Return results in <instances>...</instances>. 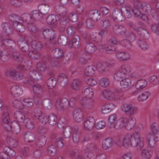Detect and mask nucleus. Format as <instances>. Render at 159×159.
<instances>
[{
    "instance_id": "obj_1",
    "label": "nucleus",
    "mask_w": 159,
    "mask_h": 159,
    "mask_svg": "<svg viewBox=\"0 0 159 159\" xmlns=\"http://www.w3.org/2000/svg\"><path fill=\"white\" fill-rule=\"evenodd\" d=\"M121 145L126 148L130 145L136 147L138 150H141L144 146V139L141 137L140 133L137 131L132 136L127 135L122 140Z\"/></svg>"
},
{
    "instance_id": "obj_2",
    "label": "nucleus",
    "mask_w": 159,
    "mask_h": 159,
    "mask_svg": "<svg viewBox=\"0 0 159 159\" xmlns=\"http://www.w3.org/2000/svg\"><path fill=\"white\" fill-rule=\"evenodd\" d=\"M3 111L1 118L3 126L7 131H11L14 134H17L20 131L19 125L15 121L10 123V118L7 109Z\"/></svg>"
},
{
    "instance_id": "obj_3",
    "label": "nucleus",
    "mask_w": 159,
    "mask_h": 159,
    "mask_svg": "<svg viewBox=\"0 0 159 159\" xmlns=\"http://www.w3.org/2000/svg\"><path fill=\"white\" fill-rule=\"evenodd\" d=\"M43 59V62H39L38 64V69L39 71L43 72L46 70H49V75L51 76L53 75L54 68L57 66V62H56L55 64L53 65L52 63H54L55 60L51 61V58H50L49 55H48L44 56Z\"/></svg>"
},
{
    "instance_id": "obj_4",
    "label": "nucleus",
    "mask_w": 159,
    "mask_h": 159,
    "mask_svg": "<svg viewBox=\"0 0 159 159\" xmlns=\"http://www.w3.org/2000/svg\"><path fill=\"white\" fill-rule=\"evenodd\" d=\"M15 45L14 41L9 35L6 33L0 34V46L4 45L7 49L11 51Z\"/></svg>"
},
{
    "instance_id": "obj_5",
    "label": "nucleus",
    "mask_w": 159,
    "mask_h": 159,
    "mask_svg": "<svg viewBox=\"0 0 159 159\" xmlns=\"http://www.w3.org/2000/svg\"><path fill=\"white\" fill-rule=\"evenodd\" d=\"M136 121L135 119L133 117H130L129 120L125 117H122L119 120V123H120V124L116 128L124 127L127 130H130L134 126Z\"/></svg>"
},
{
    "instance_id": "obj_6",
    "label": "nucleus",
    "mask_w": 159,
    "mask_h": 159,
    "mask_svg": "<svg viewBox=\"0 0 159 159\" xmlns=\"http://www.w3.org/2000/svg\"><path fill=\"white\" fill-rule=\"evenodd\" d=\"M30 39L31 38L26 34H20V39L17 43L18 46L22 51L26 52L29 51V47L28 43Z\"/></svg>"
},
{
    "instance_id": "obj_7",
    "label": "nucleus",
    "mask_w": 159,
    "mask_h": 159,
    "mask_svg": "<svg viewBox=\"0 0 159 159\" xmlns=\"http://www.w3.org/2000/svg\"><path fill=\"white\" fill-rule=\"evenodd\" d=\"M131 9L130 8H126L125 12L123 14V12L121 10L116 9L115 11L113 18L115 21L118 19L119 20H122L121 17L123 15L126 18H130L131 17L132 15L131 13Z\"/></svg>"
},
{
    "instance_id": "obj_8",
    "label": "nucleus",
    "mask_w": 159,
    "mask_h": 159,
    "mask_svg": "<svg viewBox=\"0 0 159 159\" xmlns=\"http://www.w3.org/2000/svg\"><path fill=\"white\" fill-rule=\"evenodd\" d=\"M34 100L37 105H39V107H42L43 106L44 107L47 108L51 107V102L49 99H45L42 102L41 101V96L35 95L34 96Z\"/></svg>"
},
{
    "instance_id": "obj_9",
    "label": "nucleus",
    "mask_w": 159,
    "mask_h": 159,
    "mask_svg": "<svg viewBox=\"0 0 159 159\" xmlns=\"http://www.w3.org/2000/svg\"><path fill=\"white\" fill-rule=\"evenodd\" d=\"M43 38L45 39H47L49 40L51 43L54 41L56 38L57 36L55 31L52 29H43Z\"/></svg>"
},
{
    "instance_id": "obj_10",
    "label": "nucleus",
    "mask_w": 159,
    "mask_h": 159,
    "mask_svg": "<svg viewBox=\"0 0 159 159\" xmlns=\"http://www.w3.org/2000/svg\"><path fill=\"white\" fill-rule=\"evenodd\" d=\"M30 77L26 78L25 82L26 84H34L33 80H38L42 79L40 74L36 70H31L29 73Z\"/></svg>"
},
{
    "instance_id": "obj_11",
    "label": "nucleus",
    "mask_w": 159,
    "mask_h": 159,
    "mask_svg": "<svg viewBox=\"0 0 159 159\" xmlns=\"http://www.w3.org/2000/svg\"><path fill=\"white\" fill-rule=\"evenodd\" d=\"M122 111L126 115L129 116L133 115L135 112L136 109L132 105L129 104H123L121 107Z\"/></svg>"
},
{
    "instance_id": "obj_12",
    "label": "nucleus",
    "mask_w": 159,
    "mask_h": 159,
    "mask_svg": "<svg viewBox=\"0 0 159 159\" xmlns=\"http://www.w3.org/2000/svg\"><path fill=\"white\" fill-rule=\"evenodd\" d=\"M79 128L78 125H75L72 128L71 132L73 133L72 139L75 143H79L80 140V133L79 131Z\"/></svg>"
},
{
    "instance_id": "obj_13",
    "label": "nucleus",
    "mask_w": 159,
    "mask_h": 159,
    "mask_svg": "<svg viewBox=\"0 0 159 159\" xmlns=\"http://www.w3.org/2000/svg\"><path fill=\"white\" fill-rule=\"evenodd\" d=\"M52 52L54 54L55 58H52L49 56L50 58H51V61H52L53 60H55L53 63V65L55 64L56 62H57V65L58 67L59 66V61L57 60V58H61L63 56V52L62 50L58 48H56L52 50Z\"/></svg>"
},
{
    "instance_id": "obj_14",
    "label": "nucleus",
    "mask_w": 159,
    "mask_h": 159,
    "mask_svg": "<svg viewBox=\"0 0 159 159\" xmlns=\"http://www.w3.org/2000/svg\"><path fill=\"white\" fill-rule=\"evenodd\" d=\"M5 75L15 80L21 79L22 77V74L14 70H7L5 72Z\"/></svg>"
},
{
    "instance_id": "obj_15",
    "label": "nucleus",
    "mask_w": 159,
    "mask_h": 159,
    "mask_svg": "<svg viewBox=\"0 0 159 159\" xmlns=\"http://www.w3.org/2000/svg\"><path fill=\"white\" fill-rule=\"evenodd\" d=\"M94 123L95 120L93 117H89L84 123L85 129L87 131L91 130L94 126Z\"/></svg>"
},
{
    "instance_id": "obj_16",
    "label": "nucleus",
    "mask_w": 159,
    "mask_h": 159,
    "mask_svg": "<svg viewBox=\"0 0 159 159\" xmlns=\"http://www.w3.org/2000/svg\"><path fill=\"white\" fill-rule=\"evenodd\" d=\"M70 156L74 159H90L88 156L85 155H80L79 152L76 150H72L69 152Z\"/></svg>"
},
{
    "instance_id": "obj_17",
    "label": "nucleus",
    "mask_w": 159,
    "mask_h": 159,
    "mask_svg": "<svg viewBox=\"0 0 159 159\" xmlns=\"http://www.w3.org/2000/svg\"><path fill=\"white\" fill-rule=\"evenodd\" d=\"M68 103V100L66 98L58 99L56 103L57 108L61 110L66 109Z\"/></svg>"
},
{
    "instance_id": "obj_18",
    "label": "nucleus",
    "mask_w": 159,
    "mask_h": 159,
    "mask_svg": "<svg viewBox=\"0 0 159 159\" xmlns=\"http://www.w3.org/2000/svg\"><path fill=\"white\" fill-rule=\"evenodd\" d=\"M54 10L57 14L63 16L65 20L66 19V17L65 16L67 11L65 8L60 5H58L55 7Z\"/></svg>"
},
{
    "instance_id": "obj_19",
    "label": "nucleus",
    "mask_w": 159,
    "mask_h": 159,
    "mask_svg": "<svg viewBox=\"0 0 159 159\" xmlns=\"http://www.w3.org/2000/svg\"><path fill=\"white\" fill-rule=\"evenodd\" d=\"M73 116L75 120L77 122H80L82 120L83 117L82 110L79 108L75 109L73 112Z\"/></svg>"
},
{
    "instance_id": "obj_20",
    "label": "nucleus",
    "mask_w": 159,
    "mask_h": 159,
    "mask_svg": "<svg viewBox=\"0 0 159 159\" xmlns=\"http://www.w3.org/2000/svg\"><path fill=\"white\" fill-rule=\"evenodd\" d=\"M58 81L61 86H64L68 83L69 79L66 75L64 73H61L58 75Z\"/></svg>"
},
{
    "instance_id": "obj_21",
    "label": "nucleus",
    "mask_w": 159,
    "mask_h": 159,
    "mask_svg": "<svg viewBox=\"0 0 159 159\" xmlns=\"http://www.w3.org/2000/svg\"><path fill=\"white\" fill-rule=\"evenodd\" d=\"M89 16L91 19L94 21H97L101 17V13L96 10L90 11L89 12Z\"/></svg>"
},
{
    "instance_id": "obj_22",
    "label": "nucleus",
    "mask_w": 159,
    "mask_h": 159,
    "mask_svg": "<svg viewBox=\"0 0 159 159\" xmlns=\"http://www.w3.org/2000/svg\"><path fill=\"white\" fill-rule=\"evenodd\" d=\"M117 58L121 61H125L130 58V55L129 53L124 51L118 52L116 54Z\"/></svg>"
},
{
    "instance_id": "obj_23",
    "label": "nucleus",
    "mask_w": 159,
    "mask_h": 159,
    "mask_svg": "<svg viewBox=\"0 0 159 159\" xmlns=\"http://www.w3.org/2000/svg\"><path fill=\"white\" fill-rule=\"evenodd\" d=\"M59 19L57 16L55 15H51L48 17L46 22L48 24L53 26L57 23L58 20Z\"/></svg>"
},
{
    "instance_id": "obj_24",
    "label": "nucleus",
    "mask_w": 159,
    "mask_h": 159,
    "mask_svg": "<svg viewBox=\"0 0 159 159\" xmlns=\"http://www.w3.org/2000/svg\"><path fill=\"white\" fill-rule=\"evenodd\" d=\"M10 91L12 95L14 96L19 97L21 95L23 92L21 88L17 85L12 86Z\"/></svg>"
},
{
    "instance_id": "obj_25",
    "label": "nucleus",
    "mask_w": 159,
    "mask_h": 159,
    "mask_svg": "<svg viewBox=\"0 0 159 159\" xmlns=\"http://www.w3.org/2000/svg\"><path fill=\"white\" fill-rule=\"evenodd\" d=\"M33 85V90L36 94L41 96L43 92V87L38 83H34Z\"/></svg>"
},
{
    "instance_id": "obj_26",
    "label": "nucleus",
    "mask_w": 159,
    "mask_h": 159,
    "mask_svg": "<svg viewBox=\"0 0 159 159\" xmlns=\"http://www.w3.org/2000/svg\"><path fill=\"white\" fill-rule=\"evenodd\" d=\"M116 119V116L115 114L111 115L109 117L108 119L109 124L108 125L110 128H116L117 126H119L120 125H118V123H114Z\"/></svg>"
},
{
    "instance_id": "obj_27",
    "label": "nucleus",
    "mask_w": 159,
    "mask_h": 159,
    "mask_svg": "<svg viewBox=\"0 0 159 159\" xmlns=\"http://www.w3.org/2000/svg\"><path fill=\"white\" fill-rule=\"evenodd\" d=\"M80 39L79 37L77 35H74L73 37L72 40L69 43V47L70 48L73 47L75 48L79 47L80 45L79 44Z\"/></svg>"
},
{
    "instance_id": "obj_28",
    "label": "nucleus",
    "mask_w": 159,
    "mask_h": 159,
    "mask_svg": "<svg viewBox=\"0 0 159 159\" xmlns=\"http://www.w3.org/2000/svg\"><path fill=\"white\" fill-rule=\"evenodd\" d=\"M114 142L112 139L110 138H107L102 142V146L105 150H107L111 148L113 145Z\"/></svg>"
},
{
    "instance_id": "obj_29",
    "label": "nucleus",
    "mask_w": 159,
    "mask_h": 159,
    "mask_svg": "<svg viewBox=\"0 0 159 159\" xmlns=\"http://www.w3.org/2000/svg\"><path fill=\"white\" fill-rule=\"evenodd\" d=\"M140 38L144 39H147L148 36V31L145 28L142 29L139 27L136 30Z\"/></svg>"
},
{
    "instance_id": "obj_30",
    "label": "nucleus",
    "mask_w": 159,
    "mask_h": 159,
    "mask_svg": "<svg viewBox=\"0 0 159 159\" xmlns=\"http://www.w3.org/2000/svg\"><path fill=\"white\" fill-rule=\"evenodd\" d=\"M83 93L85 97L87 99L91 98L93 95V92L92 89L90 88H84L82 90Z\"/></svg>"
},
{
    "instance_id": "obj_31",
    "label": "nucleus",
    "mask_w": 159,
    "mask_h": 159,
    "mask_svg": "<svg viewBox=\"0 0 159 159\" xmlns=\"http://www.w3.org/2000/svg\"><path fill=\"white\" fill-rule=\"evenodd\" d=\"M20 21H19V22L15 23L14 24V26L15 28V29L18 31L20 33L19 34V36H20V34H25L24 33V32L25 30V28L24 26L23 25L22 22H20Z\"/></svg>"
},
{
    "instance_id": "obj_32",
    "label": "nucleus",
    "mask_w": 159,
    "mask_h": 159,
    "mask_svg": "<svg viewBox=\"0 0 159 159\" xmlns=\"http://www.w3.org/2000/svg\"><path fill=\"white\" fill-rule=\"evenodd\" d=\"M20 21L23 23L25 22L28 24L33 22V19H32L31 16L28 14H22L20 17Z\"/></svg>"
},
{
    "instance_id": "obj_33",
    "label": "nucleus",
    "mask_w": 159,
    "mask_h": 159,
    "mask_svg": "<svg viewBox=\"0 0 159 159\" xmlns=\"http://www.w3.org/2000/svg\"><path fill=\"white\" fill-rule=\"evenodd\" d=\"M96 46L91 43H87L85 45V51L89 54L93 53L96 50Z\"/></svg>"
},
{
    "instance_id": "obj_34",
    "label": "nucleus",
    "mask_w": 159,
    "mask_h": 159,
    "mask_svg": "<svg viewBox=\"0 0 159 159\" xmlns=\"http://www.w3.org/2000/svg\"><path fill=\"white\" fill-rule=\"evenodd\" d=\"M31 14L32 18L33 19V22L35 20H41L43 18L42 13L37 10L32 11L31 12Z\"/></svg>"
},
{
    "instance_id": "obj_35",
    "label": "nucleus",
    "mask_w": 159,
    "mask_h": 159,
    "mask_svg": "<svg viewBox=\"0 0 159 159\" xmlns=\"http://www.w3.org/2000/svg\"><path fill=\"white\" fill-rule=\"evenodd\" d=\"M47 141V139L46 136L42 134L38 137L36 143L39 147H42L45 144Z\"/></svg>"
},
{
    "instance_id": "obj_36",
    "label": "nucleus",
    "mask_w": 159,
    "mask_h": 159,
    "mask_svg": "<svg viewBox=\"0 0 159 159\" xmlns=\"http://www.w3.org/2000/svg\"><path fill=\"white\" fill-rule=\"evenodd\" d=\"M147 84V82L146 80L141 79L137 81L135 86L137 90H141L146 87Z\"/></svg>"
},
{
    "instance_id": "obj_37",
    "label": "nucleus",
    "mask_w": 159,
    "mask_h": 159,
    "mask_svg": "<svg viewBox=\"0 0 159 159\" xmlns=\"http://www.w3.org/2000/svg\"><path fill=\"white\" fill-rule=\"evenodd\" d=\"M96 67L94 66H89L87 67L84 70V74L88 76H91L95 74Z\"/></svg>"
},
{
    "instance_id": "obj_38",
    "label": "nucleus",
    "mask_w": 159,
    "mask_h": 159,
    "mask_svg": "<svg viewBox=\"0 0 159 159\" xmlns=\"http://www.w3.org/2000/svg\"><path fill=\"white\" fill-rule=\"evenodd\" d=\"M31 45L32 48L35 49H40L43 47H48L46 43H44L42 44L40 42L36 40L32 41Z\"/></svg>"
},
{
    "instance_id": "obj_39",
    "label": "nucleus",
    "mask_w": 159,
    "mask_h": 159,
    "mask_svg": "<svg viewBox=\"0 0 159 159\" xmlns=\"http://www.w3.org/2000/svg\"><path fill=\"white\" fill-rule=\"evenodd\" d=\"M14 117L18 122H23L25 119L24 115L19 111L14 113Z\"/></svg>"
},
{
    "instance_id": "obj_40",
    "label": "nucleus",
    "mask_w": 159,
    "mask_h": 159,
    "mask_svg": "<svg viewBox=\"0 0 159 159\" xmlns=\"http://www.w3.org/2000/svg\"><path fill=\"white\" fill-rule=\"evenodd\" d=\"M2 27L5 32L4 33H6L10 36V34L12 31V28L11 25L8 23L4 22L2 24Z\"/></svg>"
},
{
    "instance_id": "obj_41",
    "label": "nucleus",
    "mask_w": 159,
    "mask_h": 159,
    "mask_svg": "<svg viewBox=\"0 0 159 159\" xmlns=\"http://www.w3.org/2000/svg\"><path fill=\"white\" fill-rule=\"evenodd\" d=\"M35 136L34 134L26 133L24 135V139L25 142L29 143L33 142L35 141Z\"/></svg>"
},
{
    "instance_id": "obj_42",
    "label": "nucleus",
    "mask_w": 159,
    "mask_h": 159,
    "mask_svg": "<svg viewBox=\"0 0 159 159\" xmlns=\"http://www.w3.org/2000/svg\"><path fill=\"white\" fill-rule=\"evenodd\" d=\"M87 148L90 151L97 152L101 151V149L99 148L98 146L94 143H88L87 145Z\"/></svg>"
},
{
    "instance_id": "obj_43",
    "label": "nucleus",
    "mask_w": 159,
    "mask_h": 159,
    "mask_svg": "<svg viewBox=\"0 0 159 159\" xmlns=\"http://www.w3.org/2000/svg\"><path fill=\"white\" fill-rule=\"evenodd\" d=\"M120 85L123 88H127L130 87L131 85V81L129 78L124 79L120 82Z\"/></svg>"
},
{
    "instance_id": "obj_44",
    "label": "nucleus",
    "mask_w": 159,
    "mask_h": 159,
    "mask_svg": "<svg viewBox=\"0 0 159 159\" xmlns=\"http://www.w3.org/2000/svg\"><path fill=\"white\" fill-rule=\"evenodd\" d=\"M121 45L125 48L129 50L132 47V45L130 41L127 39H124L120 42Z\"/></svg>"
},
{
    "instance_id": "obj_45",
    "label": "nucleus",
    "mask_w": 159,
    "mask_h": 159,
    "mask_svg": "<svg viewBox=\"0 0 159 159\" xmlns=\"http://www.w3.org/2000/svg\"><path fill=\"white\" fill-rule=\"evenodd\" d=\"M152 154V152L150 148L144 149L141 152L142 156L147 159L150 158Z\"/></svg>"
},
{
    "instance_id": "obj_46",
    "label": "nucleus",
    "mask_w": 159,
    "mask_h": 159,
    "mask_svg": "<svg viewBox=\"0 0 159 159\" xmlns=\"http://www.w3.org/2000/svg\"><path fill=\"white\" fill-rule=\"evenodd\" d=\"M114 107L112 104H107L102 107V112L103 114L108 113L111 111Z\"/></svg>"
},
{
    "instance_id": "obj_47",
    "label": "nucleus",
    "mask_w": 159,
    "mask_h": 159,
    "mask_svg": "<svg viewBox=\"0 0 159 159\" xmlns=\"http://www.w3.org/2000/svg\"><path fill=\"white\" fill-rule=\"evenodd\" d=\"M102 94L104 97L108 100H112L114 98L113 93L109 90H105L103 91Z\"/></svg>"
},
{
    "instance_id": "obj_48",
    "label": "nucleus",
    "mask_w": 159,
    "mask_h": 159,
    "mask_svg": "<svg viewBox=\"0 0 159 159\" xmlns=\"http://www.w3.org/2000/svg\"><path fill=\"white\" fill-rule=\"evenodd\" d=\"M12 57L18 62L22 63L23 62V57L19 52L15 51L13 53Z\"/></svg>"
},
{
    "instance_id": "obj_49",
    "label": "nucleus",
    "mask_w": 159,
    "mask_h": 159,
    "mask_svg": "<svg viewBox=\"0 0 159 159\" xmlns=\"http://www.w3.org/2000/svg\"><path fill=\"white\" fill-rule=\"evenodd\" d=\"M150 95V92L146 91L139 95L138 97V99L139 102H143L146 100Z\"/></svg>"
},
{
    "instance_id": "obj_50",
    "label": "nucleus",
    "mask_w": 159,
    "mask_h": 159,
    "mask_svg": "<svg viewBox=\"0 0 159 159\" xmlns=\"http://www.w3.org/2000/svg\"><path fill=\"white\" fill-rule=\"evenodd\" d=\"M48 122L50 125L54 126L57 124V119L56 116L54 114H51L48 116Z\"/></svg>"
},
{
    "instance_id": "obj_51",
    "label": "nucleus",
    "mask_w": 159,
    "mask_h": 159,
    "mask_svg": "<svg viewBox=\"0 0 159 159\" xmlns=\"http://www.w3.org/2000/svg\"><path fill=\"white\" fill-rule=\"evenodd\" d=\"M81 81L80 80H74L72 83L71 86L73 89L75 90H78L81 86Z\"/></svg>"
},
{
    "instance_id": "obj_52",
    "label": "nucleus",
    "mask_w": 159,
    "mask_h": 159,
    "mask_svg": "<svg viewBox=\"0 0 159 159\" xmlns=\"http://www.w3.org/2000/svg\"><path fill=\"white\" fill-rule=\"evenodd\" d=\"M119 70L126 75L130 72V66L128 64H124L120 66Z\"/></svg>"
},
{
    "instance_id": "obj_53",
    "label": "nucleus",
    "mask_w": 159,
    "mask_h": 159,
    "mask_svg": "<svg viewBox=\"0 0 159 159\" xmlns=\"http://www.w3.org/2000/svg\"><path fill=\"white\" fill-rule=\"evenodd\" d=\"M102 37L100 36L98 34L95 36L93 34L90 35L89 37V39L92 42H95L96 43L100 42L102 41Z\"/></svg>"
},
{
    "instance_id": "obj_54",
    "label": "nucleus",
    "mask_w": 159,
    "mask_h": 159,
    "mask_svg": "<svg viewBox=\"0 0 159 159\" xmlns=\"http://www.w3.org/2000/svg\"><path fill=\"white\" fill-rule=\"evenodd\" d=\"M37 106V107L34 110V116L37 119L39 120L41 118V117L44 114H43L41 110V107H39V105Z\"/></svg>"
},
{
    "instance_id": "obj_55",
    "label": "nucleus",
    "mask_w": 159,
    "mask_h": 159,
    "mask_svg": "<svg viewBox=\"0 0 159 159\" xmlns=\"http://www.w3.org/2000/svg\"><path fill=\"white\" fill-rule=\"evenodd\" d=\"M56 80L54 77L49 78L47 81V84L49 89H52L56 85Z\"/></svg>"
},
{
    "instance_id": "obj_56",
    "label": "nucleus",
    "mask_w": 159,
    "mask_h": 159,
    "mask_svg": "<svg viewBox=\"0 0 159 159\" xmlns=\"http://www.w3.org/2000/svg\"><path fill=\"white\" fill-rule=\"evenodd\" d=\"M107 65L106 62L99 63L97 65V68L99 71L103 73L108 70L107 68Z\"/></svg>"
},
{
    "instance_id": "obj_57",
    "label": "nucleus",
    "mask_w": 159,
    "mask_h": 159,
    "mask_svg": "<svg viewBox=\"0 0 159 159\" xmlns=\"http://www.w3.org/2000/svg\"><path fill=\"white\" fill-rule=\"evenodd\" d=\"M9 19L13 22V25L15 23L19 22L20 21V17L15 14H12L10 15L8 17Z\"/></svg>"
},
{
    "instance_id": "obj_58",
    "label": "nucleus",
    "mask_w": 159,
    "mask_h": 159,
    "mask_svg": "<svg viewBox=\"0 0 159 159\" xmlns=\"http://www.w3.org/2000/svg\"><path fill=\"white\" fill-rule=\"evenodd\" d=\"M39 7L40 9V10L41 11L43 15H45L48 14L49 9V5L46 4H42L39 6Z\"/></svg>"
},
{
    "instance_id": "obj_59",
    "label": "nucleus",
    "mask_w": 159,
    "mask_h": 159,
    "mask_svg": "<svg viewBox=\"0 0 159 159\" xmlns=\"http://www.w3.org/2000/svg\"><path fill=\"white\" fill-rule=\"evenodd\" d=\"M58 43L61 46H65L67 42V38L65 35L61 36L58 39Z\"/></svg>"
},
{
    "instance_id": "obj_60",
    "label": "nucleus",
    "mask_w": 159,
    "mask_h": 159,
    "mask_svg": "<svg viewBox=\"0 0 159 159\" xmlns=\"http://www.w3.org/2000/svg\"><path fill=\"white\" fill-rule=\"evenodd\" d=\"M137 43L139 46L143 49H146L148 48L146 42L140 39H139L137 40Z\"/></svg>"
},
{
    "instance_id": "obj_61",
    "label": "nucleus",
    "mask_w": 159,
    "mask_h": 159,
    "mask_svg": "<svg viewBox=\"0 0 159 159\" xmlns=\"http://www.w3.org/2000/svg\"><path fill=\"white\" fill-rule=\"evenodd\" d=\"M99 82L101 86L106 88L109 85L110 81L107 78H102L100 80Z\"/></svg>"
},
{
    "instance_id": "obj_62",
    "label": "nucleus",
    "mask_w": 159,
    "mask_h": 159,
    "mask_svg": "<svg viewBox=\"0 0 159 159\" xmlns=\"http://www.w3.org/2000/svg\"><path fill=\"white\" fill-rule=\"evenodd\" d=\"M4 151L8 156V157H10V159H11V157H13L15 155V152L13 150L10 148L9 147L6 146L4 149Z\"/></svg>"
},
{
    "instance_id": "obj_63",
    "label": "nucleus",
    "mask_w": 159,
    "mask_h": 159,
    "mask_svg": "<svg viewBox=\"0 0 159 159\" xmlns=\"http://www.w3.org/2000/svg\"><path fill=\"white\" fill-rule=\"evenodd\" d=\"M80 99V97L79 95H77L73 97H71L69 101H68V104L71 107H73L75 105V103L76 101Z\"/></svg>"
},
{
    "instance_id": "obj_64",
    "label": "nucleus",
    "mask_w": 159,
    "mask_h": 159,
    "mask_svg": "<svg viewBox=\"0 0 159 159\" xmlns=\"http://www.w3.org/2000/svg\"><path fill=\"white\" fill-rule=\"evenodd\" d=\"M125 75L124 73L121 72L120 70L116 72L114 75V79L117 80L119 81L122 79L125 78Z\"/></svg>"
}]
</instances>
